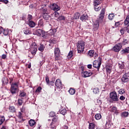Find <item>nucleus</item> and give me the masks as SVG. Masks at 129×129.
<instances>
[{"label": "nucleus", "mask_w": 129, "mask_h": 129, "mask_svg": "<svg viewBox=\"0 0 129 129\" xmlns=\"http://www.w3.org/2000/svg\"><path fill=\"white\" fill-rule=\"evenodd\" d=\"M105 14V9H102L101 10V13L99 16V19L98 21H96L94 23V29L95 31L98 30L99 27V23H102V20L104 18V14Z\"/></svg>", "instance_id": "obj_1"}, {"label": "nucleus", "mask_w": 129, "mask_h": 129, "mask_svg": "<svg viewBox=\"0 0 129 129\" xmlns=\"http://www.w3.org/2000/svg\"><path fill=\"white\" fill-rule=\"evenodd\" d=\"M85 48V42L84 41H78L77 45V50L79 54L83 53L84 51V48Z\"/></svg>", "instance_id": "obj_2"}, {"label": "nucleus", "mask_w": 129, "mask_h": 129, "mask_svg": "<svg viewBox=\"0 0 129 129\" xmlns=\"http://www.w3.org/2000/svg\"><path fill=\"white\" fill-rule=\"evenodd\" d=\"M46 34L47 33L41 29H37L35 31V34L33 33V35H37L38 37H41V36H42V38H44V39L47 38Z\"/></svg>", "instance_id": "obj_3"}, {"label": "nucleus", "mask_w": 129, "mask_h": 129, "mask_svg": "<svg viewBox=\"0 0 129 129\" xmlns=\"http://www.w3.org/2000/svg\"><path fill=\"white\" fill-rule=\"evenodd\" d=\"M19 89H18V83H14L11 84V88L10 89V92L12 94H16L17 92H18Z\"/></svg>", "instance_id": "obj_4"}, {"label": "nucleus", "mask_w": 129, "mask_h": 129, "mask_svg": "<svg viewBox=\"0 0 129 129\" xmlns=\"http://www.w3.org/2000/svg\"><path fill=\"white\" fill-rule=\"evenodd\" d=\"M110 98L112 101H118L119 100V97L117 96L116 92L113 91L110 93Z\"/></svg>", "instance_id": "obj_5"}, {"label": "nucleus", "mask_w": 129, "mask_h": 129, "mask_svg": "<svg viewBox=\"0 0 129 129\" xmlns=\"http://www.w3.org/2000/svg\"><path fill=\"white\" fill-rule=\"evenodd\" d=\"M37 51H38V46L37 44L35 42L32 43L30 47V52L32 55H36Z\"/></svg>", "instance_id": "obj_6"}, {"label": "nucleus", "mask_w": 129, "mask_h": 129, "mask_svg": "<svg viewBox=\"0 0 129 129\" xmlns=\"http://www.w3.org/2000/svg\"><path fill=\"white\" fill-rule=\"evenodd\" d=\"M50 8L51 10H52V11H54V12H58L61 10V8H60L58 5L55 3L51 4L50 5Z\"/></svg>", "instance_id": "obj_7"}, {"label": "nucleus", "mask_w": 129, "mask_h": 129, "mask_svg": "<svg viewBox=\"0 0 129 129\" xmlns=\"http://www.w3.org/2000/svg\"><path fill=\"white\" fill-rule=\"evenodd\" d=\"M122 82L125 83L129 81V73H125L121 79Z\"/></svg>", "instance_id": "obj_8"}, {"label": "nucleus", "mask_w": 129, "mask_h": 129, "mask_svg": "<svg viewBox=\"0 0 129 129\" xmlns=\"http://www.w3.org/2000/svg\"><path fill=\"white\" fill-rule=\"evenodd\" d=\"M122 47V44L121 43H118L113 47L112 50L114 51V52H119Z\"/></svg>", "instance_id": "obj_9"}, {"label": "nucleus", "mask_w": 129, "mask_h": 129, "mask_svg": "<svg viewBox=\"0 0 129 129\" xmlns=\"http://www.w3.org/2000/svg\"><path fill=\"white\" fill-rule=\"evenodd\" d=\"M101 65V62L98 61V60H95L93 62V67L95 68H97V69L99 70V68H100V66Z\"/></svg>", "instance_id": "obj_10"}, {"label": "nucleus", "mask_w": 129, "mask_h": 129, "mask_svg": "<svg viewBox=\"0 0 129 129\" xmlns=\"http://www.w3.org/2000/svg\"><path fill=\"white\" fill-rule=\"evenodd\" d=\"M82 75L83 77L86 78V77H89L90 76H91V75H92V73L85 71L82 72Z\"/></svg>", "instance_id": "obj_11"}, {"label": "nucleus", "mask_w": 129, "mask_h": 129, "mask_svg": "<svg viewBox=\"0 0 129 129\" xmlns=\"http://www.w3.org/2000/svg\"><path fill=\"white\" fill-rule=\"evenodd\" d=\"M55 86L57 88H58L59 89H61V88H62V83L61 82V81L60 80H56L55 82Z\"/></svg>", "instance_id": "obj_12"}, {"label": "nucleus", "mask_w": 129, "mask_h": 129, "mask_svg": "<svg viewBox=\"0 0 129 129\" xmlns=\"http://www.w3.org/2000/svg\"><path fill=\"white\" fill-rule=\"evenodd\" d=\"M12 30H9V29H4L3 31V34L4 36H8V35H10L12 33Z\"/></svg>", "instance_id": "obj_13"}, {"label": "nucleus", "mask_w": 129, "mask_h": 129, "mask_svg": "<svg viewBox=\"0 0 129 129\" xmlns=\"http://www.w3.org/2000/svg\"><path fill=\"white\" fill-rule=\"evenodd\" d=\"M126 31L127 33H129V28H128L127 26L126 27L122 28L120 30L121 35H123Z\"/></svg>", "instance_id": "obj_14"}, {"label": "nucleus", "mask_w": 129, "mask_h": 129, "mask_svg": "<svg viewBox=\"0 0 129 129\" xmlns=\"http://www.w3.org/2000/svg\"><path fill=\"white\" fill-rule=\"evenodd\" d=\"M121 54H124V53H128L127 55V58L129 60V47L125 48L121 51Z\"/></svg>", "instance_id": "obj_15"}, {"label": "nucleus", "mask_w": 129, "mask_h": 129, "mask_svg": "<svg viewBox=\"0 0 129 129\" xmlns=\"http://www.w3.org/2000/svg\"><path fill=\"white\" fill-rule=\"evenodd\" d=\"M110 111L111 112H113L114 113L118 114V110H117V108H116V107H112L110 109Z\"/></svg>", "instance_id": "obj_16"}, {"label": "nucleus", "mask_w": 129, "mask_h": 129, "mask_svg": "<svg viewBox=\"0 0 129 129\" xmlns=\"http://www.w3.org/2000/svg\"><path fill=\"white\" fill-rule=\"evenodd\" d=\"M124 24L125 26L128 27L129 29V15L127 16L126 19L124 20Z\"/></svg>", "instance_id": "obj_17"}, {"label": "nucleus", "mask_w": 129, "mask_h": 129, "mask_svg": "<svg viewBox=\"0 0 129 129\" xmlns=\"http://www.w3.org/2000/svg\"><path fill=\"white\" fill-rule=\"evenodd\" d=\"M28 25L30 27V28H34L36 26V23L32 21H28Z\"/></svg>", "instance_id": "obj_18"}, {"label": "nucleus", "mask_w": 129, "mask_h": 129, "mask_svg": "<svg viewBox=\"0 0 129 129\" xmlns=\"http://www.w3.org/2000/svg\"><path fill=\"white\" fill-rule=\"evenodd\" d=\"M94 56V50H90L88 52V56L90 57V58H92V57Z\"/></svg>", "instance_id": "obj_19"}, {"label": "nucleus", "mask_w": 129, "mask_h": 129, "mask_svg": "<svg viewBox=\"0 0 129 129\" xmlns=\"http://www.w3.org/2000/svg\"><path fill=\"white\" fill-rule=\"evenodd\" d=\"M38 26L40 28H43L44 27V20L43 19H40L38 21Z\"/></svg>", "instance_id": "obj_20"}, {"label": "nucleus", "mask_w": 129, "mask_h": 129, "mask_svg": "<svg viewBox=\"0 0 129 129\" xmlns=\"http://www.w3.org/2000/svg\"><path fill=\"white\" fill-rule=\"evenodd\" d=\"M3 84H7L9 83V80L8 79V78L5 77L3 78L2 80Z\"/></svg>", "instance_id": "obj_21"}, {"label": "nucleus", "mask_w": 129, "mask_h": 129, "mask_svg": "<svg viewBox=\"0 0 129 129\" xmlns=\"http://www.w3.org/2000/svg\"><path fill=\"white\" fill-rule=\"evenodd\" d=\"M121 117H127L128 116V112L124 111L121 113Z\"/></svg>", "instance_id": "obj_22"}, {"label": "nucleus", "mask_w": 129, "mask_h": 129, "mask_svg": "<svg viewBox=\"0 0 129 129\" xmlns=\"http://www.w3.org/2000/svg\"><path fill=\"white\" fill-rule=\"evenodd\" d=\"M88 16L87 15H83L80 17V19L81 21H86V20H88Z\"/></svg>", "instance_id": "obj_23"}, {"label": "nucleus", "mask_w": 129, "mask_h": 129, "mask_svg": "<svg viewBox=\"0 0 129 129\" xmlns=\"http://www.w3.org/2000/svg\"><path fill=\"white\" fill-rule=\"evenodd\" d=\"M106 69L107 74H110V73L111 72V69H112L111 67L108 66L106 67Z\"/></svg>", "instance_id": "obj_24"}, {"label": "nucleus", "mask_w": 129, "mask_h": 129, "mask_svg": "<svg viewBox=\"0 0 129 129\" xmlns=\"http://www.w3.org/2000/svg\"><path fill=\"white\" fill-rule=\"evenodd\" d=\"M51 123H54L55 124H59V121H58V118L54 117L52 119Z\"/></svg>", "instance_id": "obj_25"}, {"label": "nucleus", "mask_w": 129, "mask_h": 129, "mask_svg": "<svg viewBox=\"0 0 129 129\" xmlns=\"http://www.w3.org/2000/svg\"><path fill=\"white\" fill-rule=\"evenodd\" d=\"M40 45L38 47L39 51H40V52H43L44 51V49H45V46H44V44H40Z\"/></svg>", "instance_id": "obj_26"}, {"label": "nucleus", "mask_w": 129, "mask_h": 129, "mask_svg": "<svg viewBox=\"0 0 129 129\" xmlns=\"http://www.w3.org/2000/svg\"><path fill=\"white\" fill-rule=\"evenodd\" d=\"M29 123L30 126H34L36 124V121L33 119H30L29 121Z\"/></svg>", "instance_id": "obj_27"}, {"label": "nucleus", "mask_w": 129, "mask_h": 129, "mask_svg": "<svg viewBox=\"0 0 129 129\" xmlns=\"http://www.w3.org/2000/svg\"><path fill=\"white\" fill-rule=\"evenodd\" d=\"M69 92L70 94H71V95H74V94H75V92H76V91L74 89L70 88Z\"/></svg>", "instance_id": "obj_28"}, {"label": "nucleus", "mask_w": 129, "mask_h": 129, "mask_svg": "<svg viewBox=\"0 0 129 129\" xmlns=\"http://www.w3.org/2000/svg\"><path fill=\"white\" fill-rule=\"evenodd\" d=\"M43 18L44 19V20H49V18H50V16L47 13H44L43 15Z\"/></svg>", "instance_id": "obj_29"}, {"label": "nucleus", "mask_w": 129, "mask_h": 129, "mask_svg": "<svg viewBox=\"0 0 129 129\" xmlns=\"http://www.w3.org/2000/svg\"><path fill=\"white\" fill-rule=\"evenodd\" d=\"M24 34H25V35H30V34H32V33L30 31V29H28V28H27L24 30Z\"/></svg>", "instance_id": "obj_30"}, {"label": "nucleus", "mask_w": 129, "mask_h": 129, "mask_svg": "<svg viewBox=\"0 0 129 129\" xmlns=\"http://www.w3.org/2000/svg\"><path fill=\"white\" fill-rule=\"evenodd\" d=\"M119 94H124V93H125V89L122 88V89H120L118 91Z\"/></svg>", "instance_id": "obj_31"}, {"label": "nucleus", "mask_w": 129, "mask_h": 129, "mask_svg": "<svg viewBox=\"0 0 129 129\" xmlns=\"http://www.w3.org/2000/svg\"><path fill=\"white\" fill-rule=\"evenodd\" d=\"M101 4V1L100 0H95L94 1V6H98Z\"/></svg>", "instance_id": "obj_32"}, {"label": "nucleus", "mask_w": 129, "mask_h": 129, "mask_svg": "<svg viewBox=\"0 0 129 129\" xmlns=\"http://www.w3.org/2000/svg\"><path fill=\"white\" fill-rule=\"evenodd\" d=\"M9 110L10 112H16V108L14 106H10L9 107Z\"/></svg>", "instance_id": "obj_33"}, {"label": "nucleus", "mask_w": 129, "mask_h": 129, "mask_svg": "<svg viewBox=\"0 0 129 129\" xmlns=\"http://www.w3.org/2000/svg\"><path fill=\"white\" fill-rule=\"evenodd\" d=\"M95 125L93 123H90L89 125V129H95Z\"/></svg>", "instance_id": "obj_34"}, {"label": "nucleus", "mask_w": 129, "mask_h": 129, "mask_svg": "<svg viewBox=\"0 0 129 129\" xmlns=\"http://www.w3.org/2000/svg\"><path fill=\"white\" fill-rule=\"evenodd\" d=\"M6 120L5 116H0V124H3V123Z\"/></svg>", "instance_id": "obj_35"}, {"label": "nucleus", "mask_w": 129, "mask_h": 129, "mask_svg": "<svg viewBox=\"0 0 129 129\" xmlns=\"http://www.w3.org/2000/svg\"><path fill=\"white\" fill-rule=\"evenodd\" d=\"M108 19L110 21L113 20V19H114V14H109Z\"/></svg>", "instance_id": "obj_36"}, {"label": "nucleus", "mask_w": 129, "mask_h": 129, "mask_svg": "<svg viewBox=\"0 0 129 129\" xmlns=\"http://www.w3.org/2000/svg\"><path fill=\"white\" fill-rule=\"evenodd\" d=\"M64 20L65 17L63 16H60L57 19V22H59V21H64Z\"/></svg>", "instance_id": "obj_37"}, {"label": "nucleus", "mask_w": 129, "mask_h": 129, "mask_svg": "<svg viewBox=\"0 0 129 129\" xmlns=\"http://www.w3.org/2000/svg\"><path fill=\"white\" fill-rule=\"evenodd\" d=\"M80 17V14H79V13H77L75 14V15L74 16V19L77 20L79 19Z\"/></svg>", "instance_id": "obj_38"}, {"label": "nucleus", "mask_w": 129, "mask_h": 129, "mask_svg": "<svg viewBox=\"0 0 129 129\" xmlns=\"http://www.w3.org/2000/svg\"><path fill=\"white\" fill-rule=\"evenodd\" d=\"M60 54V49L56 48L54 49V55H59Z\"/></svg>", "instance_id": "obj_39"}, {"label": "nucleus", "mask_w": 129, "mask_h": 129, "mask_svg": "<svg viewBox=\"0 0 129 129\" xmlns=\"http://www.w3.org/2000/svg\"><path fill=\"white\" fill-rule=\"evenodd\" d=\"M95 117L96 119L98 120L101 118V115L99 113L96 114L95 116Z\"/></svg>", "instance_id": "obj_40"}, {"label": "nucleus", "mask_w": 129, "mask_h": 129, "mask_svg": "<svg viewBox=\"0 0 129 129\" xmlns=\"http://www.w3.org/2000/svg\"><path fill=\"white\" fill-rule=\"evenodd\" d=\"M72 56H73V52H72V51H70L67 57L68 59H71V58H72Z\"/></svg>", "instance_id": "obj_41"}, {"label": "nucleus", "mask_w": 129, "mask_h": 129, "mask_svg": "<svg viewBox=\"0 0 129 129\" xmlns=\"http://www.w3.org/2000/svg\"><path fill=\"white\" fill-rule=\"evenodd\" d=\"M57 125H58V124H54V123H51L50 127L52 129H56V126H57Z\"/></svg>", "instance_id": "obj_42"}, {"label": "nucleus", "mask_w": 129, "mask_h": 129, "mask_svg": "<svg viewBox=\"0 0 129 129\" xmlns=\"http://www.w3.org/2000/svg\"><path fill=\"white\" fill-rule=\"evenodd\" d=\"M67 112V111L66 110V109H63L60 111V113H61V114H62L63 115H65Z\"/></svg>", "instance_id": "obj_43"}, {"label": "nucleus", "mask_w": 129, "mask_h": 129, "mask_svg": "<svg viewBox=\"0 0 129 129\" xmlns=\"http://www.w3.org/2000/svg\"><path fill=\"white\" fill-rule=\"evenodd\" d=\"M101 7H98V6H94V9L96 12H98V11H100Z\"/></svg>", "instance_id": "obj_44"}, {"label": "nucleus", "mask_w": 129, "mask_h": 129, "mask_svg": "<svg viewBox=\"0 0 129 129\" xmlns=\"http://www.w3.org/2000/svg\"><path fill=\"white\" fill-rule=\"evenodd\" d=\"M119 67L120 69H123L124 68L123 62L119 63Z\"/></svg>", "instance_id": "obj_45"}, {"label": "nucleus", "mask_w": 129, "mask_h": 129, "mask_svg": "<svg viewBox=\"0 0 129 129\" xmlns=\"http://www.w3.org/2000/svg\"><path fill=\"white\" fill-rule=\"evenodd\" d=\"M53 15L55 18H58V17H59V13L57 12V11H54V12L53 13Z\"/></svg>", "instance_id": "obj_46"}, {"label": "nucleus", "mask_w": 129, "mask_h": 129, "mask_svg": "<svg viewBox=\"0 0 129 129\" xmlns=\"http://www.w3.org/2000/svg\"><path fill=\"white\" fill-rule=\"evenodd\" d=\"M56 115V113L54 112H50L49 113V116L50 117H54Z\"/></svg>", "instance_id": "obj_47"}, {"label": "nucleus", "mask_w": 129, "mask_h": 129, "mask_svg": "<svg viewBox=\"0 0 129 129\" xmlns=\"http://www.w3.org/2000/svg\"><path fill=\"white\" fill-rule=\"evenodd\" d=\"M20 97H24V96H26V93L25 92H21L20 94Z\"/></svg>", "instance_id": "obj_48"}, {"label": "nucleus", "mask_w": 129, "mask_h": 129, "mask_svg": "<svg viewBox=\"0 0 129 129\" xmlns=\"http://www.w3.org/2000/svg\"><path fill=\"white\" fill-rule=\"evenodd\" d=\"M41 90H42V88H41V87H39L36 90L35 92L36 93H39L40 92H41Z\"/></svg>", "instance_id": "obj_49"}, {"label": "nucleus", "mask_w": 129, "mask_h": 129, "mask_svg": "<svg viewBox=\"0 0 129 129\" xmlns=\"http://www.w3.org/2000/svg\"><path fill=\"white\" fill-rule=\"evenodd\" d=\"M128 43V40L126 39H124L123 40V45H125L126 44H127Z\"/></svg>", "instance_id": "obj_50"}, {"label": "nucleus", "mask_w": 129, "mask_h": 129, "mask_svg": "<svg viewBox=\"0 0 129 129\" xmlns=\"http://www.w3.org/2000/svg\"><path fill=\"white\" fill-rule=\"evenodd\" d=\"M18 104L20 106L23 104V100L22 99H18Z\"/></svg>", "instance_id": "obj_51"}, {"label": "nucleus", "mask_w": 129, "mask_h": 129, "mask_svg": "<svg viewBox=\"0 0 129 129\" xmlns=\"http://www.w3.org/2000/svg\"><path fill=\"white\" fill-rule=\"evenodd\" d=\"M46 82L47 84H49L50 81L49 80V77H46L45 78Z\"/></svg>", "instance_id": "obj_52"}, {"label": "nucleus", "mask_w": 129, "mask_h": 129, "mask_svg": "<svg viewBox=\"0 0 129 129\" xmlns=\"http://www.w3.org/2000/svg\"><path fill=\"white\" fill-rule=\"evenodd\" d=\"M32 16L31 15H28V21H31L32 20Z\"/></svg>", "instance_id": "obj_53"}, {"label": "nucleus", "mask_w": 129, "mask_h": 129, "mask_svg": "<svg viewBox=\"0 0 129 129\" xmlns=\"http://www.w3.org/2000/svg\"><path fill=\"white\" fill-rule=\"evenodd\" d=\"M119 99L120 100H124L125 99V97L123 96H121L119 98Z\"/></svg>", "instance_id": "obj_54"}, {"label": "nucleus", "mask_w": 129, "mask_h": 129, "mask_svg": "<svg viewBox=\"0 0 129 129\" xmlns=\"http://www.w3.org/2000/svg\"><path fill=\"white\" fill-rule=\"evenodd\" d=\"M4 29L2 27H0V34L4 33Z\"/></svg>", "instance_id": "obj_55"}, {"label": "nucleus", "mask_w": 129, "mask_h": 129, "mask_svg": "<svg viewBox=\"0 0 129 129\" xmlns=\"http://www.w3.org/2000/svg\"><path fill=\"white\" fill-rule=\"evenodd\" d=\"M55 60L58 61L59 60V55H55Z\"/></svg>", "instance_id": "obj_56"}, {"label": "nucleus", "mask_w": 129, "mask_h": 129, "mask_svg": "<svg viewBox=\"0 0 129 129\" xmlns=\"http://www.w3.org/2000/svg\"><path fill=\"white\" fill-rule=\"evenodd\" d=\"M22 112H18V116H19V118H22Z\"/></svg>", "instance_id": "obj_57"}, {"label": "nucleus", "mask_w": 129, "mask_h": 129, "mask_svg": "<svg viewBox=\"0 0 129 129\" xmlns=\"http://www.w3.org/2000/svg\"><path fill=\"white\" fill-rule=\"evenodd\" d=\"M3 3H4V4H5L6 5L9 4V1L8 0H2Z\"/></svg>", "instance_id": "obj_58"}, {"label": "nucleus", "mask_w": 129, "mask_h": 129, "mask_svg": "<svg viewBox=\"0 0 129 129\" xmlns=\"http://www.w3.org/2000/svg\"><path fill=\"white\" fill-rule=\"evenodd\" d=\"M2 59H6L7 58V55L6 54H3L2 56Z\"/></svg>", "instance_id": "obj_59"}, {"label": "nucleus", "mask_w": 129, "mask_h": 129, "mask_svg": "<svg viewBox=\"0 0 129 129\" xmlns=\"http://www.w3.org/2000/svg\"><path fill=\"white\" fill-rule=\"evenodd\" d=\"M43 14H47V9H44L43 10Z\"/></svg>", "instance_id": "obj_60"}, {"label": "nucleus", "mask_w": 129, "mask_h": 129, "mask_svg": "<svg viewBox=\"0 0 129 129\" xmlns=\"http://www.w3.org/2000/svg\"><path fill=\"white\" fill-rule=\"evenodd\" d=\"M1 129H9V128H8V126L4 125V126H3V127L1 128Z\"/></svg>", "instance_id": "obj_61"}, {"label": "nucleus", "mask_w": 129, "mask_h": 129, "mask_svg": "<svg viewBox=\"0 0 129 129\" xmlns=\"http://www.w3.org/2000/svg\"><path fill=\"white\" fill-rule=\"evenodd\" d=\"M119 25V22H116L115 24V26L116 27H118V26Z\"/></svg>", "instance_id": "obj_62"}, {"label": "nucleus", "mask_w": 129, "mask_h": 129, "mask_svg": "<svg viewBox=\"0 0 129 129\" xmlns=\"http://www.w3.org/2000/svg\"><path fill=\"white\" fill-rule=\"evenodd\" d=\"M21 112H25V108L24 107H23L21 109Z\"/></svg>", "instance_id": "obj_63"}, {"label": "nucleus", "mask_w": 129, "mask_h": 129, "mask_svg": "<svg viewBox=\"0 0 129 129\" xmlns=\"http://www.w3.org/2000/svg\"><path fill=\"white\" fill-rule=\"evenodd\" d=\"M63 127V129H68V126L66 125H64Z\"/></svg>", "instance_id": "obj_64"}]
</instances>
